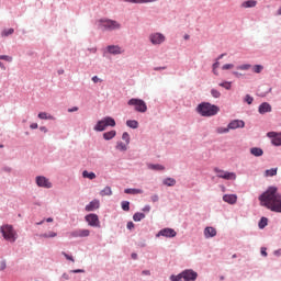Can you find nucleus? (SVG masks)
I'll return each instance as SVG.
<instances>
[{
  "label": "nucleus",
  "mask_w": 281,
  "mask_h": 281,
  "mask_svg": "<svg viewBox=\"0 0 281 281\" xmlns=\"http://www.w3.org/2000/svg\"><path fill=\"white\" fill-rule=\"evenodd\" d=\"M259 201L263 207H267V210L281 213V194L278 193V188L270 187L259 196Z\"/></svg>",
  "instance_id": "1"
},
{
  "label": "nucleus",
  "mask_w": 281,
  "mask_h": 281,
  "mask_svg": "<svg viewBox=\"0 0 281 281\" xmlns=\"http://www.w3.org/2000/svg\"><path fill=\"white\" fill-rule=\"evenodd\" d=\"M196 111L202 117H213V115L218 114L221 109L210 102H202L198 105Z\"/></svg>",
  "instance_id": "2"
},
{
  "label": "nucleus",
  "mask_w": 281,
  "mask_h": 281,
  "mask_svg": "<svg viewBox=\"0 0 281 281\" xmlns=\"http://www.w3.org/2000/svg\"><path fill=\"white\" fill-rule=\"evenodd\" d=\"M0 232L4 238V240H8V243H16V238H19V235L16 234V231L12 225L4 224L0 227Z\"/></svg>",
  "instance_id": "3"
},
{
  "label": "nucleus",
  "mask_w": 281,
  "mask_h": 281,
  "mask_svg": "<svg viewBox=\"0 0 281 281\" xmlns=\"http://www.w3.org/2000/svg\"><path fill=\"white\" fill-rule=\"evenodd\" d=\"M99 23V29H105L109 32H113L115 30H121L122 29V24L115 20H109V19H101L98 21Z\"/></svg>",
  "instance_id": "4"
},
{
  "label": "nucleus",
  "mask_w": 281,
  "mask_h": 281,
  "mask_svg": "<svg viewBox=\"0 0 281 281\" xmlns=\"http://www.w3.org/2000/svg\"><path fill=\"white\" fill-rule=\"evenodd\" d=\"M128 106H134V110L137 111V113H146L148 111V105H146V101L142 99H131L127 102Z\"/></svg>",
  "instance_id": "5"
},
{
  "label": "nucleus",
  "mask_w": 281,
  "mask_h": 281,
  "mask_svg": "<svg viewBox=\"0 0 281 281\" xmlns=\"http://www.w3.org/2000/svg\"><path fill=\"white\" fill-rule=\"evenodd\" d=\"M106 126H115V119L111 116H105L101 121H98V123L94 126V131L102 132L106 130Z\"/></svg>",
  "instance_id": "6"
},
{
  "label": "nucleus",
  "mask_w": 281,
  "mask_h": 281,
  "mask_svg": "<svg viewBox=\"0 0 281 281\" xmlns=\"http://www.w3.org/2000/svg\"><path fill=\"white\" fill-rule=\"evenodd\" d=\"M215 172L218 179H225L226 181H236V173L221 170L218 168L215 169Z\"/></svg>",
  "instance_id": "7"
},
{
  "label": "nucleus",
  "mask_w": 281,
  "mask_h": 281,
  "mask_svg": "<svg viewBox=\"0 0 281 281\" xmlns=\"http://www.w3.org/2000/svg\"><path fill=\"white\" fill-rule=\"evenodd\" d=\"M149 41L153 45H161V43L166 42V36L161 33H151Z\"/></svg>",
  "instance_id": "8"
},
{
  "label": "nucleus",
  "mask_w": 281,
  "mask_h": 281,
  "mask_svg": "<svg viewBox=\"0 0 281 281\" xmlns=\"http://www.w3.org/2000/svg\"><path fill=\"white\" fill-rule=\"evenodd\" d=\"M85 218L90 227H100V218L98 217V214L91 213L86 215Z\"/></svg>",
  "instance_id": "9"
},
{
  "label": "nucleus",
  "mask_w": 281,
  "mask_h": 281,
  "mask_svg": "<svg viewBox=\"0 0 281 281\" xmlns=\"http://www.w3.org/2000/svg\"><path fill=\"white\" fill-rule=\"evenodd\" d=\"M91 234V232L89 229H76L74 232L70 233L71 238H87L89 235Z\"/></svg>",
  "instance_id": "10"
},
{
  "label": "nucleus",
  "mask_w": 281,
  "mask_h": 281,
  "mask_svg": "<svg viewBox=\"0 0 281 281\" xmlns=\"http://www.w3.org/2000/svg\"><path fill=\"white\" fill-rule=\"evenodd\" d=\"M36 184L38 186V188H52V182L49 181V179L43 176L36 177Z\"/></svg>",
  "instance_id": "11"
},
{
  "label": "nucleus",
  "mask_w": 281,
  "mask_h": 281,
  "mask_svg": "<svg viewBox=\"0 0 281 281\" xmlns=\"http://www.w3.org/2000/svg\"><path fill=\"white\" fill-rule=\"evenodd\" d=\"M182 278L184 281H194L199 278V274L194 270H184L182 271Z\"/></svg>",
  "instance_id": "12"
},
{
  "label": "nucleus",
  "mask_w": 281,
  "mask_h": 281,
  "mask_svg": "<svg viewBox=\"0 0 281 281\" xmlns=\"http://www.w3.org/2000/svg\"><path fill=\"white\" fill-rule=\"evenodd\" d=\"M157 236H164L165 238H175V236H177V231L172 228H164L159 231Z\"/></svg>",
  "instance_id": "13"
},
{
  "label": "nucleus",
  "mask_w": 281,
  "mask_h": 281,
  "mask_svg": "<svg viewBox=\"0 0 281 281\" xmlns=\"http://www.w3.org/2000/svg\"><path fill=\"white\" fill-rule=\"evenodd\" d=\"M267 135L272 139L273 146H281V133L269 132Z\"/></svg>",
  "instance_id": "14"
},
{
  "label": "nucleus",
  "mask_w": 281,
  "mask_h": 281,
  "mask_svg": "<svg viewBox=\"0 0 281 281\" xmlns=\"http://www.w3.org/2000/svg\"><path fill=\"white\" fill-rule=\"evenodd\" d=\"M236 128H245V121L234 120L228 124L229 131H236Z\"/></svg>",
  "instance_id": "15"
},
{
  "label": "nucleus",
  "mask_w": 281,
  "mask_h": 281,
  "mask_svg": "<svg viewBox=\"0 0 281 281\" xmlns=\"http://www.w3.org/2000/svg\"><path fill=\"white\" fill-rule=\"evenodd\" d=\"M100 209V200H92L88 205H86V212H95Z\"/></svg>",
  "instance_id": "16"
},
{
  "label": "nucleus",
  "mask_w": 281,
  "mask_h": 281,
  "mask_svg": "<svg viewBox=\"0 0 281 281\" xmlns=\"http://www.w3.org/2000/svg\"><path fill=\"white\" fill-rule=\"evenodd\" d=\"M216 234H217L216 228L212 226H207L204 228V238H214Z\"/></svg>",
  "instance_id": "17"
},
{
  "label": "nucleus",
  "mask_w": 281,
  "mask_h": 281,
  "mask_svg": "<svg viewBox=\"0 0 281 281\" xmlns=\"http://www.w3.org/2000/svg\"><path fill=\"white\" fill-rule=\"evenodd\" d=\"M223 201L229 203V205H234L238 201V196L236 194H225Z\"/></svg>",
  "instance_id": "18"
},
{
  "label": "nucleus",
  "mask_w": 281,
  "mask_h": 281,
  "mask_svg": "<svg viewBox=\"0 0 281 281\" xmlns=\"http://www.w3.org/2000/svg\"><path fill=\"white\" fill-rule=\"evenodd\" d=\"M259 113L265 115V113H271V104L263 102L259 105Z\"/></svg>",
  "instance_id": "19"
},
{
  "label": "nucleus",
  "mask_w": 281,
  "mask_h": 281,
  "mask_svg": "<svg viewBox=\"0 0 281 281\" xmlns=\"http://www.w3.org/2000/svg\"><path fill=\"white\" fill-rule=\"evenodd\" d=\"M250 155L254 157H262L265 155V151L260 147H252L250 148Z\"/></svg>",
  "instance_id": "20"
},
{
  "label": "nucleus",
  "mask_w": 281,
  "mask_h": 281,
  "mask_svg": "<svg viewBox=\"0 0 281 281\" xmlns=\"http://www.w3.org/2000/svg\"><path fill=\"white\" fill-rule=\"evenodd\" d=\"M108 52H109V54H114V55L123 53L122 48L120 46H115V45L108 46Z\"/></svg>",
  "instance_id": "21"
},
{
  "label": "nucleus",
  "mask_w": 281,
  "mask_h": 281,
  "mask_svg": "<svg viewBox=\"0 0 281 281\" xmlns=\"http://www.w3.org/2000/svg\"><path fill=\"white\" fill-rule=\"evenodd\" d=\"M256 5H258L256 0H247L241 3V8H256Z\"/></svg>",
  "instance_id": "22"
},
{
  "label": "nucleus",
  "mask_w": 281,
  "mask_h": 281,
  "mask_svg": "<svg viewBox=\"0 0 281 281\" xmlns=\"http://www.w3.org/2000/svg\"><path fill=\"white\" fill-rule=\"evenodd\" d=\"M115 135H117V132H115L114 130L110 131V132H105L103 134V139H113V137H115Z\"/></svg>",
  "instance_id": "23"
},
{
  "label": "nucleus",
  "mask_w": 281,
  "mask_h": 281,
  "mask_svg": "<svg viewBox=\"0 0 281 281\" xmlns=\"http://www.w3.org/2000/svg\"><path fill=\"white\" fill-rule=\"evenodd\" d=\"M125 3H155L158 0H124Z\"/></svg>",
  "instance_id": "24"
},
{
  "label": "nucleus",
  "mask_w": 281,
  "mask_h": 281,
  "mask_svg": "<svg viewBox=\"0 0 281 281\" xmlns=\"http://www.w3.org/2000/svg\"><path fill=\"white\" fill-rule=\"evenodd\" d=\"M126 126H128L130 128H138L139 122H137L136 120H127Z\"/></svg>",
  "instance_id": "25"
},
{
  "label": "nucleus",
  "mask_w": 281,
  "mask_h": 281,
  "mask_svg": "<svg viewBox=\"0 0 281 281\" xmlns=\"http://www.w3.org/2000/svg\"><path fill=\"white\" fill-rule=\"evenodd\" d=\"M125 194H144L142 189H125Z\"/></svg>",
  "instance_id": "26"
},
{
  "label": "nucleus",
  "mask_w": 281,
  "mask_h": 281,
  "mask_svg": "<svg viewBox=\"0 0 281 281\" xmlns=\"http://www.w3.org/2000/svg\"><path fill=\"white\" fill-rule=\"evenodd\" d=\"M276 175H278V168H272L265 171V177H276Z\"/></svg>",
  "instance_id": "27"
},
{
  "label": "nucleus",
  "mask_w": 281,
  "mask_h": 281,
  "mask_svg": "<svg viewBox=\"0 0 281 281\" xmlns=\"http://www.w3.org/2000/svg\"><path fill=\"white\" fill-rule=\"evenodd\" d=\"M143 218H146V214L144 213H135L133 215V221H135V223H139V221H143Z\"/></svg>",
  "instance_id": "28"
},
{
  "label": "nucleus",
  "mask_w": 281,
  "mask_h": 281,
  "mask_svg": "<svg viewBox=\"0 0 281 281\" xmlns=\"http://www.w3.org/2000/svg\"><path fill=\"white\" fill-rule=\"evenodd\" d=\"M164 184L172 188V186L177 184V180H175L173 178H167L164 180Z\"/></svg>",
  "instance_id": "29"
},
{
  "label": "nucleus",
  "mask_w": 281,
  "mask_h": 281,
  "mask_svg": "<svg viewBox=\"0 0 281 281\" xmlns=\"http://www.w3.org/2000/svg\"><path fill=\"white\" fill-rule=\"evenodd\" d=\"M82 177H83V179L93 180V179H95V173L94 172H89V171L85 170L82 172Z\"/></svg>",
  "instance_id": "30"
},
{
  "label": "nucleus",
  "mask_w": 281,
  "mask_h": 281,
  "mask_svg": "<svg viewBox=\"0 0 281 281\" xmlns=\"http://www.w3.org/2000/svg\"><path fill=\"white\" fill-rule=\"evenodd\" d=\"M56 236H58V234L54 232H48V233L41 234L40 238H56Z\"/></svg>",
  "instance_id": "31"
},
{
  "label": "nucleus",
  "mask_w": 281,
  "mask_h": 281,
  "mask_svg": "<svg viewBox=\"0 0 281 281\" xmlns=\"http://www.w3.org/2000/svg\"><path fill=\"white\" fill-rule=\"evenodd\" d=\"M100 194L101 196H111V194H113V191L111 190V187H105Z\"/></svg>",
  "instance_id": "32"
},
{
  "label": "nucleus",
  "mask_w": 281,
  "mask_h": 281,
  "mask_svg": "<svg viewBox=\"0 0 281 281\" xmlns=\"http://www.w3.org/2000/svg\"><path fill=\"white\" fill-rule=\"evenodd\" d=\"M14 34V29H4L1 33L2 37L12 36Z\"/></svg>",
  "instance_id": "33"
},
{
  "label": "nucleus",
  "mask_w": 281,
  "mask_h": 281,
  "mask_svg": "<svg viewBox=\"0 0 281 281\" xmlns=\"http://www.w3.org/2000/svg\"><path fill=\"white\" fill-rule=\"evenodd\" d=\"M149 170H166L162 165H148Z\"/></svg>",
  "instance_id": "34"
},
{
  "label": "nucleus",
  "mask_w": 281,
  "mask_h": 281,
  "mask_svg": "<svg viewBox=\"0 0 281 281\" xmlns=\"http://www.w3.org/2000/svg\"><path fill=\"white\" fill-rule=\"evenodd\" d=\"M40 120H54V116L48 115L46 112H41L38 114Z\"/></svg>",
  "instance_id": "35"
},
{
  "label": "nucleus",
  "mask_w": 281,
  "mask_h": 281,
  "mask_svg": "<svg viewBox=\"0 0 281 281\" xmlns=\"http://www.w3.org/2000/svg\"><path fill=\"white\" fill-rule=\"evenodd\" d=\"M269 223V220L267 217H261L259 222V228L265 229L266 225Z\"/></svg>",
  "instance_id": "36"
},
{
  "label": "nucleus",
  "mask_w": 281,
  "mask_h": 281,
  "mask_svg": "<svg viewBox=\"0 0 281 281\" xmlns=\"http://www.w3.org/2000/svg\"><path fill=\"white\" fill-rule=\"evenodd\" d=\"M122 210H123L124 212H128V211L131 210V202H128V201H123V202H122Z\"/></svg>",
  "instance_id": "37"
},
{
  "label": "nucleus",
  "mask_w": 281,
  "mask_h": 281,
  "mask_svg": "<svg viewBox=\"0 0 281 281\" xmlns=\"http://www.w3.org/2000/svg\"><path fill=\"white\" fill-rule=\"evenodd\" d=\"M170 280H171V281H183V274H182V272L179 273V274H177V276L172 274V276L170 277Z\"/></svg>",
  "instance_id": "38"
},
{
  "label": "nucleus",
  "mask_w": 281,
  "mask_h": 281,
  "mask_svg": "<svg viewBox=\"0 0 281 281\" xmlns=\"http://www.w3.org/2000/svg\"><path fill=\"white\" fill-rule=\"evenodd\" d=\"M237 69H239L240 71H248V69H251V65L244 64V65L237 66Z\"/></svg>",
  "instance_id": "39"
},
{
  "label": "nucleus",
  "mask_w": 281,
  "mask_h": 281,
  "mask_svg": "<svg viewBox=\"0 0 281 281\" xmlns=\"http://www.w3.org/2000/svg\"><path fill=\"white\" fill-rule=\"evenodd\" d=\"M122 139L123 142H126V144H131V136L128 135L127 132L123 133Z\"/></svg>",
  "instance_id": "40"
},
{
  "label": "nucleus",
  "mask_w": 281,
  "mask_h": 281,
  "mask_svg": "<svg viewBox=\"0 0 281 281\" xmlns=\"http://www.w3.org/2000/svg\"><path fill=\"white\" fill-rule=\"evenodd\" d=\"M220 87H223L224 89H227V91H229V89H232V82L229 81H225L220 83Z\"/></svg>",
  "instance_id": "41"
},
{
  "label": "nucleus",
  "mask_w": 281,
  "mask_h": 281,
  "mask_svg": "<svg viewBox=\"0 0 281 281\" xmlns=\"http://www.w3.org/2000/svg\"><path fill=\"white\" fill-rule=\"evenodd\" d=\"M262 69H265V67H262L261 65H256V66H254L252 71L255 74H260L262 71Z\"/></svg>",
  "instance_id": "42"
},
{
  "label": "nucleus",
  "mask_w": 281,
  "mask_h": 281,
  "mask_svg": "<svg viewBox=\"0 0 281 281\" xmlns=\"http://www.w3.org/2000/svg\"><path fill=\"white\" fill-rule=\"evenodd\" d=\"M216 133H220V134L229 133V126H227V127H217Z\"/></svg>",
  "instance_id": "43"
},
{
  "label": "nucleus",
  "mask_w": 281,
  "mask_h": 281,
  "mask_svg": "<svg viewBox=\"0 0 281 281\" xmlns=\"http://www.w3.org/2000/svg\"><path fill=\"white\" fill-rule=\"evenodd\" d=\"M116 149L117 150H126V145L124 143H122V142H119L116 144Z\"/></svg>",
  "instance_id": "44"
},
{
  "label": "nucleus",
  "mask_w": 281,
  "mask_h": 281,
  "mask_svg": "<svg viewBox=\"0 0 281 281\" xmlns=\"http://www.w3.org/2000/svg\"><path fill=\"white\" fill-rule=\"evenodd\" d=\"M220 65H221V63H218V61L213 64V74L215 76H218V71H216V69H218Z\"/></svg>",
  "instance_id": "45"
},
{
  "label": "nucleus",
  "mask_w": 281,
  "mask_h": 281,
  "mask_svg": "<svg viewBox=\"0 0 281 281\" xmlns=\"http://www.w3.org/2000/svg\"><path fill=\"white\" fill-rule=\"evenodd\" d=\"M0 60H7V63H12V57L8 55H1Z\"/></svg>",
  "instance_id": "46"
},
{
  "label": "nucleus",
  "mask_w": 281,
  "mask_h": 281,
  "mask_svg": "<svg viewBox=\"0 0 281 281\" xmlns=\"http://www.w3.org/2000/svg\"><path fill=\"white\" fill-rule=\"evenodd\" d=\"M211 94L214 97V98H221V92L216 89H212L211 90Z\"/></svg>",
  "instance_id": "47"
},
{
  "label": "nucleus",
  "mask_w": 281,
  "mask_h": 281,
  "mask_svg": "<svg viewBox=\"0 0 281 281\" xmlns=\"http://www.w3.org/2000/svg\"><path fill=\"white\" fill-rule=\"evenodd\" d=\"M61 254L66 258V260H70L71 262H76V260H74V257L71 255H67V252H65V251H63Z\"/></svg>",
  "instance_id": "48"
},
{
  "label": "nucleus",
  "mask_w": 281,
  "mask_h": 281,
  "mask_svg": "<svg viewBox=\"0 0 281 281\" xmlns=\"http://www.w3.org/2000/svg\"><path fill=\"white\" fill-rule=\"evenodd\" d=\"M245 102H247V104H252L254 103V97L247 94L245 98Z\"/></svg>",
  "instance_id": "49"
},
{
  "label": "nucleus",
  "mask_w": 281,
  "mask_h": 281,
  "mask_svg": "<svg viewBox=\"0 0 281 281\" xmlns=\"http://www.w3.org/2000/svg\"><path fill=\"white\" fill-rule=\"evenodd\" d=\"M224 71H227V69H234V64H226L222 67Z\"/></svg>",
  "instance_id": "50"
},
{
  "label": "nucleus",
  "mask_w": 281,
  "mask_h": 281,
  "mask_svg": "<svg viewBox=\"0 0 281 281\" xmlns=\"http://www.w3.org/2000/svg\"><path fill=\"white\" fill-rule=\"evenodd\" d=\"M70 279H71V277L69 276V273L64 272V273L61 274V280H63V281L70 280Z\"/></svg>",
  "instance_id": "51"
},
{
  "label": "nucleus",
  "mask_w": 281,
  "mask_h": 281,
  "mask_svg": "<svg viewBox=\"0 0 281 281\" xmlns=\"http://www.w3.org/2000/svg\"><path fill=\"white\" fill-rule=\"evenodd\" d=\"M92 82H94V85H98V82H102V80L98 78V76H94L92 77Z\"/></svg>",
  "instance_id": "52"
},
{
  "label": "nucleus",
  "mask_w": 281,
  "mask_h": 281,
  "mask_svg": "<svg viewBox=\"0 0 281 281\" xmlns=\"http://www.w3.org/2000/svg\"><path fill=\"white\" fill-rule=\"evenodd\" d=\"M151 201L153 203H157V201H159V195L157 194L151 195Z\"/></svg>",
  "instance_id": "53"
},
{
  "label": "nucleus",
  "mask_w": 281,
  "mask_h": 281,
  "mask_svg": "<svg viewBox=\"0 0 281 281\" xmlns=\"http://www.w3.org/2000/svg\"><path fill=\"white\" fill-rule=\"evenodd\" d=\"M70 273H85L82 269L70 270Z\"/></svg>",
  "instance_id": "54"
},
{
  "label": "nucleus",
  "mask_w": 281,
  "mask_h": 281,
  "mask_svg": "<svg viewBox=\"0 0 281 281\" xmlns=\"http://www.w3.org/2000/svg\"><path fill=\"white\" fill-rule=\"evenodd\" d=\"M166 69V66L162 67H155L154 71H164Z\"/></svg>",
  "instance_id": "55"
},
{
  "label": "nucleus",
  "mask_w": 281,
  "mask_h": 281,
  "mask_svg": "<svg viewBox=\"0 0 281 281\" xmlns=\"http://www.w3.org/2000/svg\"><path fill=\"white\" fill-rule=\"evenodd\" d=\"M135 227V224L133 222L127 223V229H133Z\"/></svg>",
  "instance_id": "56"
},
{
  "label": "nucleus",
  "mask_w": 281,
  "mask_h": 281,
  "mask_svg": "<svg viewBox=\"0 0 281 281\" xmlns=\"http://www.w3.org/2000/svg\"><path fill=\"white\" fill-rule=\"evenodd\" d=\"M78 111V106H74L71 109H68V113H76Z\"/></svg>",
  "instance_id": "57"
},
{
  "label": "nucleus",
  "mask_w": 281,
  "mask_h": 281,
  "mask_svg": "<svg viewBox=\"0 0 281 281\" xmlns=\"http://www.w3.org/2000/svg\"><path fill=\"white\" fill-rule=\"evenodd\" d=\"M143 212H150V205H145L144 207H143Z\"/></svg>",
  "instance_id": "58"
},
{
  "label": "nucleus",
  "mask_w": 281,
  "mask_h": 281,
  "mask_svg": "<svg viewBox=\"0 0 281 281\" xmlns=\"http://www.w3.org/2000/svg\"><path fill=\"white\" fill-rule=\"evenodd\" d=\"M233 76H235V78H240V76H243V74H240L238 71H233Z\"/></svg>",
  "instance_id": "59"
},
{
  "label": "nucleus",
  "mask_w": 281,
  "mask_h": 281,
  "mask_svg": "<svg viewBox=\"0 0 281 281\" xmlns=\"http://www.w3.org/2000/svg\"><path fill=\"white\" fill-rule=\"evenodd\" d=\"M30 128H32V130L38 128V123H32L30 125Z\"/></svg>",
  "instance_id": "60"
},
{
  "label": "nucleus",
  "mask_w": 281,
  "mask_h": 281,
  "mask_svg": "<svg viewBox=\"0 0 281 281\" xmlns=\"http://www.w3.org/2000/svg\"><path fill=\"white\" fill-rule=\"evenodd\" d=\"M261 256H265V257H267V248H261Z\"/></svg>",
  "instance_id": "61"
},
{
  "label": "nucleus",
  "mask_w": 281,
  "mask_h": 281,
  "mask_svg": "<svg viewBox=\"0 0 281 281\" xmlns=\"http://www.w3.org/2000/svg\"><path fill=\"white\" fill-rule=\"evenodd\" d=\"M142 276H150V271H149V270H144V271L142 272Z\"/></svg>",
  "instance_id": "62"
},
{
  "label": "nucleus",
  "mask_w": 281,
  "mask_h": 281,
  "mask_svg": "<svg viewBox=\"0 0 281 281\" xmlns=\"http://www.w3.org/2000/svg\"><path fill=\"white\" fill-rule=\"evenodd\" d=\"M40 131H42L43 133H47V127L42 126V127H40Z\"/></svg>",
  "instance_id": "63"
},
{
  "label": "nucleus",
  "mask_w": 281,
  "mask_h": 281,
  "mask_svg": "<svg viewBox=\"0 0 281 281\" xmlns=\"http://www.w3.org/2000/svg\"><path fill=\"white\" fill-rule=\"evenodd\" d=\"M276 256H281V249L274 251Z\"/></svg>",
  "instance_id": "64"
}]
</instances>
